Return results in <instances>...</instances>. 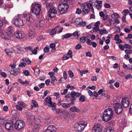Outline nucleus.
I'll use <instances>...</instances> for the list:
<instances>
[{"label": "nucleus", "mask_w": 132, "mask_h": 132, "mask_svg": "<svg viewBox=\"0 0 132 132\" xmlns=\"http://www.w3.org/2000/svg\"><path fill=\"white\" fill-rule=\"evenodd\" d=\"M21 15L18 14L17 16L14 17L12 20V23L16 27L22 28L23 25V20L20 18V16Z\"/></svg>", "instance_id": "nucleus-1"}, {"label": "nucleus", "mask_w": 132, "mask_h": 132, "mask_svg": "<svg viewBox=\"0 0 132 132\" xmlns=\"http://www.w3.org/2000/svg\"><path fill=\"white\" fill-rule=\"evenodd\" d=\"M14 28L11 26H9L7 28L5 31V33L4 36L6 39H10L11 37H13L14 33Z\"/></svg>", "instance_id": "nucleus-2"}, {"label": "nucleus", "mask_w": 132, "mask_h": 132, "mask_svg": "<svg viewBox=\"0 0 132 132\" xmlns=\"http://www.w3.org/2000/svg\"><path fill=\"white\" fill-rule=\"evenodd\" d=\"M69 8L68 4L64 2L60 3L58 5V9L61 14L66 13Z\"/></svg>", "instance_id": "nucleus-3"}, {"label": "nucleus", "mask_w": 132, "mask_h": 132, "mask_svg": "<svg viewBox=\"0 0 132 132\" xmlns=\"http://www.w3.org/2000/svg\"><path fill=\"white\" fill-rule=\"evenodd\" d=\"M31 11L32 13L36 15H38L40 13L41 10V6L40 4L33 3L31 5Z\"/></svg>", "instance_id": "nucleus-4"}, {"label": "nucleus", "mask_w": 132, "mask_h": 132, "mask_svg": "<svg viewBox=\"0 0 132 132\" xmlns=\"http://www.w3.org/2000/svg\"><path fill=\"white\" fill-rule=\"evenodd\" d=\"M87 125L86 123H85V122H84L76 124L74 126L75 130L77 132H81L83 130Z\"/></svg>", "instance_id": "nucleus-5"}, {"label": "nucleus", "mask_w": 132, "mask_h": 132, "mask_svg": "<svg viewBox=\"0 0 132 132\" xmlns=\"http://www.w3.org/2000/svg\"><path fill=\"white\" fill-rule=\"evenodd\" d=\"M114 109L115 113L117 114L122 113L123 108L121 105L120 103H116L113 104Z\"/></svg>", "instance_id": "nucleus-6"}, {"label": "nucleus", "mask_w": 132, "mask_h": 132, "mask_svg": "<svg viewBox=\"0 0 132 132\" xmlns=\"http://www.w3.org/2000/svg\"><path fill=\"white\" fill-rule=\"evenodd\" d=\"M24 125L25 124L23 121L18 120L15 123L14 127L15 129L19 130L23 128Z\"/></svg>", "instance_id": "nucleus-7"}, {"label": "nucleus", "mask_w": 132, "mask_h": 132, "mask_svg": "<svg viewBox=\"0 0 132 132\" xmlns=\"http://www.w3.org/2000/svg\"><path fill=\"white\" fill-rule=\"evenodd\" d=\"M24 32L23 31L17 30L15 32L13 37L18 39H22L24 37Z\"/></svg>", "instance_id": "nucleus-8"}, {"label": "nucleus", "mask_w": 132, "mask_h": 132, "mask_svg": "<svg viewBox=\"0 0 132 132\" xmlns=\"http://www.w3.org/2000/svg\"><path fill=\"white\" fill-rule=\"evenodd\" d=\"M81 93L79 92H77L74 91H72L71 92L70 95L71 97L73 98L71 100V102L70 103L71 104H73L74 103H73L74 101L75 100L76 98L75 97V96L77 97H79L81 96Z\"/></svg>", "instance_id": "nucleus-9"}, {"label": "nucleus", "mask_w": 132, "mask_h": 132, "mask_svg": "<svg viewBox=\"0 0 132 132\" xmlns=\"http://www.w3.org/2000/svg\"><path fill=\"white\" fill-rule=\"evenodd\" d=\"M129 99L128 97L122 98L121 101V103L124 108H128L130 104Z\"/></svg>", "instance_id": "nucleus-10"}, {"label": "nucleus", "mask_w": 132, "mask_h": 132, "mask_svg": "<svg viewBox=\"0 0 132 132\" xmlns=\"http://www.w3.org/2000/svg\"><path fill=\"white\" fill-rule=\"evenodd\" d=\"M56 9L54 8L50 9L48 11V16L50 18H53L55 16L56 14Z\"/></svg>", "instance_id": "nucleus-11"}, {"label": "nucleus", "mask_w": 132, "mask_h": 132, "mask_svg": "<svg viewBox=\"0 0 132 132\" xmlns=\"http://www.w3.org/2000/svg\"><path fill=\"white\" fill-rule=\"evenodd\" d=\"M92 131V132H102V129L99 124H96L93 127Z\"/></svg>", "instance_id": "nucleus-12"}, {"label": "nucleus", "mask_w": 132, "mask_h": 132, "mask_svg": "<svg viewBox=\"0 0 132 132\" xmlns=\"http://www.w3.org/2000/svg\"><path fill=\"white\" fill-rule=\"evenodd\" d=\"M14 124L13 122L11 121L6 123L5 125V128L9 130H12L13 129Z\"/></svg>", "instance_id": "nucleus-13"}, {"label": "nucleus", "mask_w": 132, "mask_h": 132, "mask_svg": "<svg viewBox=\"0 0 132 132\" xmlns=\"http://www.w3.org/2000/svg\"><path fill=\"white\" fill-rule=\"evenodd\" d=\"M23 16L24 19L27 22H28L29 23H31V20L30 19V14L26 12H24L23 14Z\"/></svg>", "instance_id": "nucleus-14"}, {"label": "nucleus", "mask_w": 132, "mask_h": 132, "mask_svg": "<svg viewBox=\"0 0 132 132\" xmlns=\"http://www.w3.org/2000/svg\"><path fill=\"white\" fill-rule=\"evenodd\" d=\"M106 113L103 112L102 116V118L103 120L105 121H107L110 120L112 118V117L110 116L107 115Z\"/></svg>", "instance_id": "nucleus-15"}, {"label": "nucleus", "mask_w": 132, "mask_h": 132, "mask_svg": "<svg viewBox=\"0 0 132 132\" xmlns=\"http://www.w3.org/2000/svg\"><path fill=\"white\" fill-rule=\"evenodd\" d=\"M56 130V128L53 125H50L48 127L45 132H55Z\"/></svg>", "instance_id": "nucleus-16"}, {"label": "nucleus", "mask_w": 132, "mask_h": 132, "mask_svg": "<svg viewBox=\"0 0 132 132\" xmlns=\"http://www.w3.org/2000/svg\"><path fill=\"white\" fill-rule=\"evenodd\" d=\"M28 35L29 37L32 38L35 35V30L33 29H30L28 32Z\"/></svg>", "instance_id": "nucleus-17"}, {"label": "nucleus", "mask_w": 132, "mask_h": 132, "mask_svg": "<svg viewBox=\"0 0 132 132\" xmlns=\"http://www.w3.org/2000/svg\"><path fill=\"white\" fill-rule=\"evenodd\" d=\"M106 112L107 115L110 116L112 117H113V111L111 108H109L105 110L104 112Z\"/></svg>", "instance_id": "nucleus-18"}, {"label": "nucleus", "mask_w": 132, "mask_h": 132, "mask_svg": "<svg viewBox=\"0 0 132 132\" xmlns=\"http://www.w3.org/2000/svg\"><path fill=\"white\" fill-rule=\"evenodd\" d=\"M29 115V116L27 117V119L29 122L32 123L34 121L35 118V116L31 114L30 113Z\"/></svg>", "instance_id": "nucleus-19"}, {"label": "nucleus", "mask_w": 132, "mask_h": 132, "mask_svg": "<svg viewBox=\"0 0 132 132\" xmlns=\"http://www.w3.org/2000/svg\"><path fill=\"white\" fill-rule=\"evenodd\" d=\"M48 3H46V8L48 10L49 9H52L53 8V6L54 5V4L52 2H48Z\"/></svg>", "instance_id": "nucleus-20"}, {"label": "nucleus", "mask_w": 132, "mask_h": 132, "mask_svg": "<svg viewBox=\"0 0 132 132\" xmlns=\"http://www.w3.org/2000/svg\"><path fill=\"white\" fill-rule=\"evenodd\" d=\"M70 110L72 112H79L80 111V110L75 106L71 107L70 108Z\"/></svg>", "instance_id": "nucleus-21"}, {"label": "nucleus", "mask_w": 132, "mask_h": 132, "mask_svg": "<svg viewBox=\"0 0 132 132\" xmlns=\"http://www.w3.org/2000/svg\"><path fill=\"white\" fill-rule=\"evenodd\" d=\"M82 21V19L81 18H77L75 20V24L76 25H79L81 22Z\"/></svg>", "instance_id": "nucleus-22"}, {"label": "nucleus", "mask_w": 132, "mask_h": 132, "mask_svg": "<svg viewBox=\"0 0 132 132\" xmlns=\"http://www.w3.org/2000/svg\"><path fill=\"white\" fill-rule=\"evenodd\" d=\"M59 26H56L55 28L53 29L50 32V34L51 35H53L55 34L57 31L56 28L59 27Z\"/></svg>", "instance_id": "nucleus-23"}, {"label": "nucleus", "mask_w": 132, "mask_h": 132, "mask_svg": "<svg viewBox=\"0 0 132 132\" xmlns=\"http://www.w3.org/2000/svg\"><path fill=\"white\" fill-rule=\"evenodd\" d=\"M71 103H63L62 104V106L63 108H67L70 107L71 106Z\"/></svg>", "instance_id": "nucleus-24"}, {"label": "nucleus", "mask_w": 132, "mask_h": 132, "mask_svg": "<svg viewBox=\"0 0 132 132\" xmlns=\"http://www.w3.org/2000/svg\"><path fill=\"white\" fill-rule=\"evenodd\" d=\"M72 36V34L70 33H68L65 35L62 36V38H64L66 39L67 38L70 37Z\"/></svg>", "instance_id": "nucleus-25"}, {"label": "nucleus", "mask_w": 132, "mask_h": 132, "mask_svg": "<svg viewBox=\"0 0 132 132\" xmlns=\"http://www.w3.org/2000/svg\"><path fill=\"white\" fill-rule=\"evenodd\" d=\"M104 132H114V130L111 128L108 127L104 129Z\"/></svg>", "instance_id": "nucleus-26"}, {"label": "nucleus", "mask_w": 132, "mask_h": 132, "mask_svg": "<svg viewBox=\"0 0 132 132\" xmlns=\"http://www.w3.org/2000/svg\"><path fill=\"white\" fill-rule=\"evenodd\" d=\"M87 7L88 8H89L90 9H92V12L93 13H94V9L93 8L92 5L91 3H88V4L87 5Z\"/></svg>", "instance_id": "nucleus-27"}, {"label": "nucleus", "mask_w": 132, "mask_h": 132, "mask_svg": "<svg viewBox=\"0 0 132 132\" xmlns=\"http://www.w3.org/2000/svg\"><path fill=\"white\" fill-rule=\"evenodd\" d=\"M115 125L114 122L113 121H111L108 122V125L110 126L109 127L111 128Z\"/></svg>", "instance_id": "nucleus-28"}, {"label": "nucleus", "mask_w": 132, "mask_h": 132, "mask_svg": "<svg viewBox=\"0 0 132 132\" xmlns=\"http://www.w3.org/2000/svg\"><path fill=\"white\" fill-rule=\"evenodd\" d=\"M85 98L84 96L82 95L81 96L79 100L81 102H84L85 101Z\"/></svg>", "instance_id": "nucleus-29"}, {"label": "nucleus", "mask_w": 132, "mask_h": 132, "mask_svg": "<svg viewBox=\"0 0 132 132\" xmlns=\"http://www.w3.org/2000/svg\"><path fill=\"white\" fill-rule=\"evenodd\" d=\"M40 70L38 68L36 69L34 71V73L36 75H38L40 73Z\"/></svg>", "instance_id": "nucleus-30"}, {"label": "nucleus", "mask_w": 132, "mask_h": 132, "mask_svg": "<svg viewBox=\"0 0 132 132\" xmlns=\"http://www.w3.org/2000/svg\"><path fill=\"white\" fill-rule=\"evenodd\" d=\"M50 48H52L53 50H56L55 47L56 46L55 44L54 43H52L50 45Z\"/></svg>", "instance_id": "nucleus-31"}, {"label": "nucleus", "mask_w": 132, "mask_h": 132, "mask_svg": "<svg viewBox=\"0 0 132 132\" xmlns=\"http://www.w3.org/2000/svg\"><path fill=\"white\" fill-rule=\"evenodd\" d=\"M44 100L45 101H48L49 103H50L52 101V98L50 97L49 96L46 98Z\"/></svg>", "instance_id": "nucleus-32"}, {"label": "nucleus", "mask_w": 132, "mask_h": 132, "mask_svg": "<svg viewBox=\"0 0 132 132\" xmlns=\"http://www.w3.org/2000/svg\"><path fill=\"white\" fill-rule=\"evenodd\" d=\"M119 17V15L117 13H114L113 14L111 15V17L112 18H115L116 19L118 18Z\"/></svg>", "instance_id": "nucleus-33"}, {"label": "nucleus", "mask_w": 132, "mask_h": 132, "mask_svg": "<svg viewBox=\"0 0 132 132\" xmlns=\"http://www.w3.org/2000/svg\"><path fill=\"white\" fill-rule=\"evenodd\" d=\"M124 47L125 48H127L129 49H131L132 48V46L131 45L128 44H126L124 45Z\"/></svg>", "instance_id": "nucleus-34"}, {"label": "nucleus", "mask_w": 132, "mask_h": 132, "mask_svg": "<svg viewBox=\"0 0 132 132\" xmlns=\"http://www.w3.org/2000/svg\"><path fill=\"white\" fill-rule=\"evenodd\" d=\"M18 103L21 107L24 108L26 105V104L25 103L22 102H19Z\"/></svg>", "instance_id": "nucleus-35"}, {"label": "nucleus", "mask_w": 132, "mask_h": 132, "mask_svg": "<svg viewBox=\"0 0 132 132\" xmlns=\"http://www.w3.org/2000/svg\"><path fill=\"white\" fill-rule=\"evenodd\" d=\"M32 103H33V105H34V107H38V103L36 102L34 100H33L32 101Z\"/></svg>", "instance_id": "nucleus-36"}, {"label": "nucleus", "mask_w": 132, "mask_h": 132, "mask_svg": "<svg viewBox=\"0 0 132 132\" xmlns=\"http://www.w3.org/2000/svg\"><path fill=\"white\" fill-rule=\"evenodd\" d=\"M70 57L68 56L67 54H65L64 55L63 57L62 58V60H64L67 59H68Z\"/></svg>", "instance_id": "nucleus-37"}, {"label": "nucleus", "mask_w": 132, "mask_h": 132, "mask_svg": "<svg viewBox=\"0 0 132 132\" xmlns=\"http://www.w3.org/2000/svg\"><path fill=\"white\" fill-rule=\"evenodd\" d=\"M49 105L48 106L50 107H54L56 106V103H55L52 102V101L49 103Z\"/></svg>", "instance_id": "nucleus-38"}, {"label": "nucleus", "mask_w": 132, "mask_h": 132, "mask_svg": "<svg viewBox=\"0 0 132 132\" xmlns=\"http://www.w3.org/2000/svg\"><path fill=\"white\" fill-rule=\"evenodd\" d=\"M68 73L69 77L70 78L73 77L74 76V75L72 72L71 70H69L68 71Z\"/></svg>", "instance_id": "nucleus-39"}, {"label": "nucleus", "mask_w": 132, "mask_h": 132, "mask_svg": "<svg viewBox=\"0 0 132 132\" xmlns=\"http://www.w3.org/2000/svg\"><path fill=\"white\" fill-rule=\"evenodd\" d=\"M86 22L85 21H83L82 20V21L81 22L80 24H79V25H80L81 26H82L83 27H84L86 26Z\"/></svg>", "instance_id": "nucleus-40"}, {"label": "nucleus", "mask_w": 132, "mask_h": 132, "mask_svg": "<svg viewBox=\"0 0 132 132\" xmlns=\"http://www.w3.org/2000/svg\"><path fill=\"white\" fill-rule=\"evenodd\" d=\"M15 71L16 73L15 76L16 75L18 74H19L20 73V70L19 68H16L15 69Z\"/></svg>", "instance_id": "nucleus-41"}, {"label": "nucleus", "mask_w": 132, "mask_h": 132, "mask_svg": "<svg viewBox=\"0 0 132 132\" xmlns=\"http://www.w3.org/2000/svg\"><path fill=\"white\" fill-rule=\"evenodd\" d=\"M86 37L85 36H83L80 38V42L82 43H84L85 42V39Z\"/></svg>", "instance_id": "nucleus-42"}, {"label": "nucleus", "mask_w": 132, "mask_h": 132, "mask_svg": "<svg viewBox=\"0 0 132 132\" xmlns=\"http://www.w3.org/2000/svg\"><path fill=\"white\" fill-rule=\"evenodd\" d=\"M72 35H73L74 36H77V37L79 36V34H78V32L76 31L74 32L72 34Z\"/></svg>", "instance_id": "nucleus-43"}, {"label": "nucleus", "mask_w": 132, "mask_h": 132, "mask_svg": "<svg viewBox=\"0 0 132 132\" xmlns=\"http://www.w3.org/2000/svg\"><path fill=\"white\" fill-rule=\"evenodd\" d=\"M26 65V63L22 62L20 63L19 65V66L20 67H21L22 68H23L25 67Z\"/></svg>", "instance_id": "nucleus-44"}, {"label": "nucleus", "mask_w": 132, "mask_h": 132, "mask_svg": "<svg viewBox=\"0 0 132 132\" xmlns=\"http://www.w3.org/2000/svg\"><path fill=\"white\" fill-rule=\"evenodd\" d=\"M15 107L16 109L18 110L21 111L22 110V108L19 105H15Z\"/></svg>", "instance_id": "nucleus-45"}, {"label": "nucleus", "mask_w": 132, "mask_h": 132, "mask_svg": "<svg viewBox=\"0 0 132 132\" xmlns=\"http://www.w3.org/2000/svg\"><path fill=\"white\" fill-rule=\"evenodd\" d=\"M38 22V24L40 25L41 28L43 27L44 25V22L43 20H41Z\"/></svg>", "instance_id": "nucleus-46"}, {"label": "nucleus", "mask_w": 132, "mask_h": 132, "mask_svg": "<svg viewBox=\"0 0 132 132\" xmlns=\"http://www.w3.org/2000/svg\"><path fill=\"white\" fill-rule=\"evenodd\" d=\"M119 47L120 48V49L122 50H123L125 48L124 46H123L122 44H120L119 45Z\"/></svg>", "instance_id": "nucleus-47"}, {"label": "nucleus", "mask_w": 132, "mask_h": 132, "mask_svg": "<svg viewBox=\"0 0 132 132\" xmlns=\"http://www.w3.org/2000/svg\"><path fill=\"white\" fill-rule=\"evenodd\" d=\"M72 51L71 50H69L68 51V55H70V56H69L70 57L72 58Z\"/></svg>", "instance_id": "nucleus-48"}, {"label": "nucleus", "mask_w": 132, "mask_h": 132, "mask_svg": "<svg viewBox=\"0 0 132 132\" xmlns=\"http://www.w3.org/2000/svg\"><path fill=\"white\" fill-rule=\"evenodd\" d=\"M81 47L82 46L80 44H78L76 45L75 47V48L76 50H78L81 48Z\"/></svg>", "instance_id": "nucleus-49"}, {"label": "nucleus", "mask_w": 132, "mask_h": 132, "mask_svg": "<svg viewBox=\"0 0 132 132\" xmlns=\"http://www.w3.org/2000/svg\"><path fill=\"white\" fill-rule=\"evenodd\" d=\"M48 74L50 75V77L51 78L53 77H54V76H55L54 75H55V73L53 72H49Z\"/></svg>", "instance_id": "nucleus-50"}, {"label": "nucleus", "mask_w": 132, "mask_h": 132, "mask_svg": "<svg viewBox=\"0 0 132 132\" xmlns=\"http://www.w3.org/2000/svg\"><path fill=\"white\" fill-rule=\"evenodd\" d=\"M23 73L24 75H26V76H28L29 75V72L28 70H25L23 71Z\"/></svg>", "instance_id": "nucleus-51"}, {"label": "nucleus", "mask_w": 132, "mask_h": 132, "mask_svg": "<svg viewBox=\"0 0 132 132\" xmlns=\"http://www.w3.org/2000/svg\"><path fill=\"white\" fill-rule=\"evenodd\" d=\"M68 91V89H64L63 90V92L61 93V94L62 95H64L66 94Z\"/></svg>", "instance_id": "nucleus-52"}, {"label": "nucleus", "mask_w": 132, "mask_h": 132, "mask_svg": "<svg viewBox=\"0 0 132 132\" xmlns=\"http://www.w3.org/2000/svg\"><path fill=\"white\" fill-rule=\"evenodd\" d=\"M88 70H85V71H82L81 72L80 71V73L81 75V76H83V74H85L86 73H88Z\"/></svg>", "instance_id": "nucleus-53"}, {"label": "nucleus", "mask_w": 132, "mask_h": 132, "mask_svg": "<svg viewBox=\"0 0 132 132\" xmlns=\"http://www.w3.org/2000/svg\"><path fill=\"white\" fill-rule=\"evenodd\" d=\"M81 13V11L80 8H78L77 9L76 11V13L78 14H80Z\"/></svg>", "instance_id": "nucleus-54"}, {"label": "nucleus", "mask_w": 132, "mask_h": 132, "mask_svg": "<svg viewBox=\"0 0 132 132\" xmlns=\"http://www.w3.org/2000/svg\"><path fill=\"white\" fill-rule=\"evenodd\" d=\"M1 75L2 77L4 78L6 77L7 76L6 73L5 72H1Z\"/></svg>", "instance_id": "nucleus-55"}, {"label": "nucleus", "mask_w": 132, "mask_h": 132, "mask_svg": "<svg viewBox=\"0 0 132 132\" xmlns=\"http://www.w3.org/2000/svg\"><path fill=\"white\" fill-rule=\"evenodd\" d=\"M49 51V49L48 47H46L44 48V53L48 52Z\"/></svg>", "instance_id": "nucleus-56"}, {"label": "nucleus", "mask_w": 132, "mask_h": 132, "mask_svg": "<svg viewBox=\"0 0 132 132\" xmlns=\"http://www.w3.org/2000/svg\"><path fill=\"white\" fill-rule=\"evenodd\" d=\"M86 55L87 56L91 57L92 56V54H91L90 52L88 51L86 53Z\"/></svg>", "instance_id": "nucleus-57"}, {"label": "nucleus", "mask_w": 132, "mask_h": 132, "mask_svg": "<svg viewBox=\"0 0 132 132\" xmlns=\"http://www.w3.org/2000/svg\"><path fill=\"white\" fill-rule=\"evenodd\" d=\"M132 76L130 74H129L126 76L125 77V78L126 79H130L131 78Z\"/></svg>", "instance_id": "nucleus-58"}, {"label": "nucleus", "mask_w": 132, "mask_h": 132, "mask_svg": "<svg viewBox=\"0 0 132 132\" xmlns=\"http://www.w3.org/2000/svg\"><path fill=\"white\" fill-rule=\"evenodd\" d=\"M125 32L127 33H128L130 32V30L128 29L127 28H125L124 29Z\"/></svg>", "instance_id": "nucleus-59"}, {"label": "nucleus", "mask_w": 132, "mask_h": 132, "mask_svg": "<svg viewBox=\"0 0 132 132\" xmlns=\"http://www.w3.org/2000/svg\"><path fill=\"white\" fill-rule=\"evenodd\" d=\"M100 21H97L95 24L94 26L97 27H99V25L100 24Z\"/></svg>", "instance_id": "nucleus-60"}, {"label": "nucleus", "mask_w": 132, "mask_h": 132, "mask_svg": "<svg viewBox=\"0 0 132 132\" xmlns=\"http://www.w3.org/2000/svg\"><path fill=\"white\" fill-rule=\"evenodd\" d=\"M63 77L64 79L65 80H66L67 78V74L66 73V72L65 71H64L63 72Z\"/></svg>", "instance_id": "nucleus-61"}, {"label": "nucleus", "mask_w": 132, "mask_h": 132, "mask_svg": "<svg viewBox=\"0 0 132 132\" xmlns=\"http://www.w3.org/2000/svg\"><path fill=\"white\" fill-rule=\"evenodd\" d=\"M45 84L44 83H41L40 85H39V87L40 88H43L44 87Z\"/></svg>", "instance_id": "nucleus-62"}, {"label": "nucleus", "mask_w": 132, "mask_h": 132, "mask_svg": "<svg viewBox=\"0 0 132 132\" xmlns=\"http://www.w3.org/2000/svg\"><path fill=\"white\" fill-rule=\"evenodd\" d=\"M116 41V43L117 44H119V43H122V41L119 38Z\"/></svg>", "instance_id": "nucleus-63"}, {"label": "nucleus", "mask_w": 132, "mask_h": 132, "mask_svg": "<svg viewBox=\"0 0 132 132\" xmlns=\"http://www.w3.org/2000/svg\"><path fill=\"white\" fill-rule=\"evenodd\" d=\"M129 111L130 113L132 115V104L130 105Z\"/></svg>", "instance_id": "nucleus-64"}]
</instances>
